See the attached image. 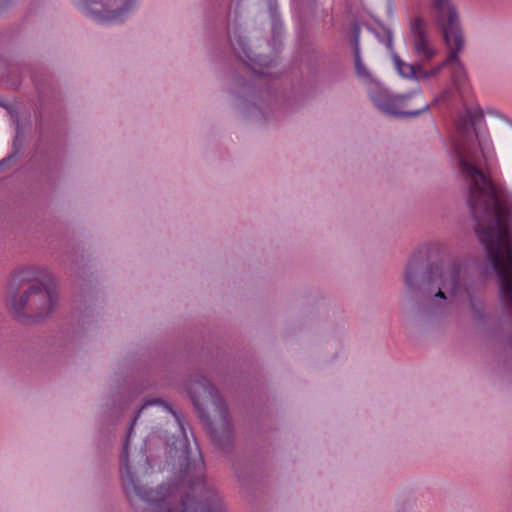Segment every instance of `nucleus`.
Returning a JSON list of instances; mask_svg holds the SVG:
<instances>
[{
	"instance_id": "nucleus-2",
	"label": "nucleus",
	"mask_w": 512,
	"mask_h": 512,
	"mask_svg": "<svg viewBox=\"0 0 512 512\" xmlns=\"http://www.w3.org/2000/svg\"><path fill=\"white\" fill-rule=\"evenodd\" d=\"M158 403L157 401H147L139 412L132 419L126 440L123 445L121 455V478L123 488L128 497H139L148 503L149 512H224V505L219 496L211 491L206 496L205 502L195 500L194 494L204 489V483L199 480L194 484L190 493L183 497L178 486L161 485L157 490L146 491L142 489L134 479L133 473L129 467L128 445L132 436L133 427L139 417V414L146 410L150 405Z\"/></svg>"
},
{
	"instance_id": "nucleus-12",
	"label": "nucleus",
	"mask_w": 512,
	"mask_h": 512,
	"mask_svg": "<svg viewBox=\"0 0 512 512\" xmlns=\"http://www.w3.org/2000/svg\"><path fill=\"white\" fill-rule=\"evenodd\" d=\"M502 301L512 310V280H498Z\"/></svg>"
},
{
	"instance_id": "nucleus-9",
	"label": "nucleus",
	"mask_w": 512,
	"mask_h": 512,
	"mask_svg": "<svg viewBox=\"0 0 512 512\" xmlns=\"http://www.w3.org/2000/svg\"><path fill=\"white\" fill-rule=\"evenodd\" d=\"M171 412L174 415V417L179 425V428L181 430V434H182L181 440L172 443L173 449L175 450L176 453L178 451L182 452V455L180 457L184 456V458L187 461L188 469H190V467L192 466L193 470H202L204 463H203L202 456L200 455V452L198 449H197V453H198L197 458L193 459L192 463L190 462L191 450L188 445V438H187L186 430L184 427V423L182 422V420L180 419V417L177 415L176 412H174L172 410H171Z\"/></svg>"
},
{
	"instance_id": "nucleus-14",
	"label": "nucleus",
	"mask_w": 512,
	"mask_h": 512,
	"mask_svg": "<svg viewBox=\"0 0 512 512\" xmlns=\"http://www.w3.org/2000/svg\"><path fill=\"white\" fill-rule=\"evenodd\" d=\"M443 4H447V0H433L432 7L434 9H442Z\"/></svg>"
},
{
	"instance_id": "nucleus-15",
	"label": "nucleus",
	"mask_w": 512,
	"mask_h": 512,
	"mask_svg": "<svg viewBox=\"0 0 512 512\" xmlns=\"http://www.w3.org/2000/svg\"><path fill=\"white\" fill-rule=\"evenodd\" d=\"M255 63L259 64L260 66H268V63L266 62V60H263L262 58L255 60Z\"/></svg>"
},
{
	"instance_id": "nucleus-6",
	"label": "nucleus",
	"mask_w": 512,
	"mask_h": 512,
	"mask_svg": "<svg viewBox=\"0 0 512 512\" xmlns=\"http://www.w3.org/2000/svg\"><path fill=\"white\" fill-rule=\"evenodd\" d=\"M369 95L375 106L388 115L412 117L429 107L422 100L420 90L410 94L392 95L387 89L376 85L374 89H370Z\"/></svg>"
},
{
	"instance_id": "nucleus-1",
	"label": "nucleus",
	"mask_w": 512,
	"mask_h": 512,
	"mask_svg": "<svg viewBox=\"0 0 512 512\" xmlns=\"http://www.w3.org/2000/svg\"><path fill=\"white\" fill-rule=\"evenodd\" d=\"M437 24L442 31L448 56L439 64L431 69H426L419 62L409 64L402 61L395 53L392 54L395 69L404 78L415 80H429L436 77L445 67L451 69V84L453 88L444 90L436 101H451L454 97V91L458 94L461 101H465L471 95L472 88L467 76V72L461 61L459 53L464 47V36L459 26V19L454 6L450 0L443 4L442 9H434Z\"/></svg>"
},
{
	"instance_id": "nucleus-11",
	"label": "nucleus",
	"mask_w": 512,
	"mask_h": 512,
	"mask_svg": "<svg viewBox=\"0 0 512 512\" xmlns=\"http://www.w3.org/2000/svg\"><path fill=\"white\" fill-rule=\"evenodd\" d=\"M231 15V12H229V20L231 19ZM228 38L234 49H236L235 44H237V46L242 50L244 56L248 58L250 61H253L252 57L250 56V53L246 49L245 39L242 38V36L238 33L237 28L232 29L230 23L228 24Z\"/></svg>"
},
{
	"instance_id": "nucleus-7",
	"label": "nucleus",
	"mask_w": 512,
	"mask_h": 512,
	"mask_svg": "<svg viewBox=\"0 0 512 512\" xmlns=\"http://www.w3.org/2000/svg\"><path fill=\"white\" fill-rule=\"evenodd\" d=\"M77 5L100 23H117L127 18L137 0H75Z\"/></svg>"
},
{
	"instance_id": "nucleus-10",
	"label": "nucleus",
	"mask_w": 512,
	"mask_h": 512,
	"mask_svg": "<svg viewBox=\"0 0 512 512\" xmlns=\"http://www.w3.org/2000/svg\"><path fill=\"white\" fill-rule=\"evenodd\" d=\"M359 34L360 28L358 26H354L353 30V49H354V58H355V69L356 73L360 78L368 79L370 77L367 69L365 68L361 57H360V47H359Z\"/></svg>"
},
{
	"instance_id": "nucleus-3",
	"label": "nucleus",
	"mask_w": 512,
	"mask_h": 512,
	"mask_svg": "<svg viewBox=\"0 0 512 512\" xmlns=\"http://www.w3.org/2000/svg\"><path fill=\"white\" fill-rule=\"evenodd\" d=\"M423 269V259L414 255L405 272V282L409 290L426 288L429 294L437 290L435 296L441 299H446L444 291L454 297L467 296L471 306L474 307L473 288L461 264L456 262L435 264L427 273H424Z\"/></svg>"
},
{
	"instance_id": "nucleus-13",
	"label": "nucleus",
	"mask_w": 512,
	"mask_h": 512,
	"mask_svg": "<svg viewBox=\"0 0 512 512\" xmlns=\"http://www.w3.org/2000/svg\"><path fill=\"white\" fill-rule=\"evenodd\" d=\"M375 36L389 51H392L393 37L389 29L381 27L379 30L375 31Z\"/></svg>"
},
{
	"instance_id": "nucleus-8",
	"label": "nucleus",
	"mask_w": 512,
	"mask_h": 512,
	"mask_svg": "<svg viewBox=\"0 0 512 512\" xmlns=\"http://www.w3.org/2000/svg\"><path fill=\"white\" fill-rule=\"evenodd\" d=\"M411 32L413 36V53L423 67L431 62L437 55L438 49L430 41L426 30L425 22L422 18L416 17L411 23Z\"/></svg>"
},
{
	"instance_id": "nucleus-5",
	"label": "nucleus",
	"mask_w": 512,
	"mask_h": 512,
	"mask_svg": "<svg viewBox=\"0 0 512 512\" xmlns=\"http://www.w3.org/2000/svg\"><path fill=\"white\" fill-rule=\"evenodd\" d=\"M189 392L200 416L206 418L212 440L221 446L228 443L232 437L231 421L218 390L202 377L191 384Z\"/></svg>"
},
{
	"instance_id": "nucleus-16",
	"label": "nucleus",
	"mask_w": 512,
	"mask_h": 512,
	"mask_svg": "<svg viewBox=\"0 0 512 512\" xmlns=\"http://www.w3.org/2000/svg\"><path fill=\"white\" fill-rule=\"evenodd\" d=\"M457 128H458L459 132L462 133V127H461L460 123L457 124Z\"/></svg>"
},
{
	"instance_id": "nucleus-4",
	"label": "nucleus",
	"mask_w": 512,
	"mask_h": 512,
	"mask_svg": "<svg viewBox=\"0 0 512 512\" xmlns=\"http://www.w3.org/2000/svg\"><path fill=\"white\" fill-rule=\"evenodd\" d=\"M33 268H27L13 274L9 286L14 288L16 281L36 280L38 285L31 286L23 295L12 296L11 305L19 316L41 319L47 317L57 304V289L53 276L45 269L37 270L35 276L30 272Z\"/></svg>"
}]
</instances>
